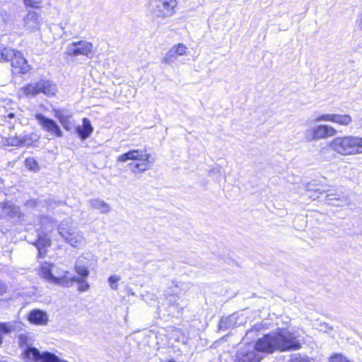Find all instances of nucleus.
I'll list each match as a JSON object with an SVG mask.
<instances>
[{"label":"nucleus","instance_id":"nucleus-1","mask_svg":"<svg viewBox=\"0 0 362 362\" xmlns=\"http://www.w3.org/2000/svg\"><path fill=\"white\" fill-rule=\"evenodd\" d=\"M299 336L287 329L279 328L264 335L256 342V349L260 352L272 354L276 350L281 351L298 350L301 347Z\"/></svg>","mask_w":362,"mask_h":362},{"label":"nucleus","instance_id":"nucleus-8","mask_svg":"<svg viewBox=\"0 0 362 362\" xmlns=\"http://www.w3.org/2000/svg\"><path fill=\"white\" fill-rule=\"evenodd\" d=\"M176 0H150L148 12L153 18L165 19L173 15Z\"/></svg>","mask_w":362,"mask_h":362},{"label":"nucleus","instance_id":"nucleus-37","mask_svg":"<svg viewBox=\"0 0 362 362\" xmlns=\"http://www.w3.org/2000/svg\"><path fill=\"white\" fill-rule=\"evenodd\" d=\"M6 291V284L0 280V296H2Z\"/></svg>","mask_w":362,"mask_h":362},{"label":"nucleus","instance_id":"nucleus-40","mask_svg":"<svg viewBox=\"0 0 362 362\" xmlns=\"http://www.w3.org/2000/svg\"><path fill=\"white\" fill-rule=\"evenodd\" d=\"M325 327V329L323 328H321V330H324L325 332H327L328 329H332V327H328V325L327 324H324L322 325V327Z\"/></svg>","mask_w":362,"mask_h":362},{"label":"nucleus","instance_id":"nucleus-43","mask_svg":"<svg viewBox=\"0 0 362 362\" xmlns=\"http://www.w3.org/2000/svg\"><path fill=\"white\" fill-rule=\"evenodd\" d=\"M169 362H175V361H169Z\"/></svg>","mask_w":362,"mask_h":362},{"label":"nucleus","instance_id":"nucleus-34","mask_svg":"<svg viewBox=\"0 0 362 362\" xmlns=\"http://www.w3.org/2000/svg\"><path fill=\"white\" fill-rule=\"evenodd\" d=\"M329 362H352L341 354H335L330 356Z\"/></svg>","mask_w":362,"mask_h":362},{"label":"nucleus","instance_id":"nucleus-18","mask_svg":"<svg viewBox=\"0 0 362 362\" xmlns=\"http://www.w3.org/2000/svg\"><path fill=\"white\" fill-rule=\"evenodd\" d=\"M91 260L86 256L81 255L76 261L74 270L78 276L88 277L89 276L88 268L90 267Z\"/></svg>","mask_w":362,"mask_h":362},{"label":"nucleus","instance_id":"nucleus-30","mask_svg":"<svg viewBox=\"0 0 362 362\" xmlns=\"http://www.w3.org/2000/svg\"><path fill=\"white\" fill-rule=\"evenodd\" d=\"M41 223L42 225V233H48L52 230L54 228V221L50 217H42Z\"/></svg>","mask_w":362,"mask_h":362},{"label":"nucleus","instance_id":"nucleus-9","mask_svg":"<svg viewBox=\"0 0 362 362\" xmlns=\"http://www.w3.org/2000/svg\"><path fill=\"white\" fill-rule=\"evenodd\" d=\"M337 134V131L332 126L319 124L308 130L305 132V138L308 141H313L334 136Z\"/></svg>","mask_w":362,"mask_h":362},{"label":"nucleus","instance_id":"nucleus-19","mask_svg":"<svg viewBox=\"0 0 362 362\" xmlns=\"http://www.w3.org/2000/svg\"><path fill=\"white\" fill-rule=\"evenodd\" d=\"M28 320L33 324L44 325L47 323L49 318L46 312L35 309L30 312Z\"/></svg>","mask_w":362,"mask_h":362},{"label":"nucleus","instance_id":"nucleus-4","mask_svg":"<svg viewBox=\"0 0 362 362\" xmlns=\"http://www.w3.org/2000/svg\"><path fill=\"white\" fill-rule=\"evenodd\" d=\"M151 154L146 151L141 149H134L124 153L117 158V161L125 163L129 160H138L137 163H130L128 167L134 173H143L150 168Z\"/></svg>","mask_w":362,"mask_h":362},{"label":"nucleus","instance_id":"nucleus-21","mask_svg":"<svg viewBox=\"0 0 362 362\" xmlns=\"http://www.w3.org/2000/svg\"><path fill=\"white\" fill-rule=\"evenodd\" d=\"M82 122V126L78 125L76 127V132L81 140H85L93 133V127L88 118H83Z\"/></svg>","mask_w":362,"mask_h":362},{"label":"nucleus","instance_id":"nucleus-2","mask_svg":"<svg viewBox=\"0 0 362 362\" xmlns=\"http://www.w3.org/2000/svg\"><path fill=\"white\" fill-rule=\"evenodd\" d=\"M362 137L354 136H339L328 143L329 148L342 156L361 154Z\"/></svg>","mask_w":362,"mask_h":362},{"label":"nucleus","instance_id":"nucleus-42","mask_svg":"<svg viewBox=\"0 0 362 362\" xmlns=\"http://www.w3.org/2000/svg\"><path fill=\"white\" fill-rule=\"evenodd\" d=\"M8 117H13V114H9V115H8Z\"/></svg>","mask_w":362,"mask_h":362},{"label":"nucleus","instance_id":"nucleus-23","mask_svg":"<svg viewBox=\"0 0 362 362\" xmlns=\"http://www.w3.org/2000/svg\"><path fill=\"white\" fill-rule=\"evenodd\" d=\"M39 90L37 82L27 84L19 90L18 95L27 98L35 97L40 93Z\"/></svg>","mask_w":362,"mask_h":362},{"label":"nucleus","instance_id":"nucleus-13","mask_svg":"<svg viewBox=\"0 0 362 362\" xmlns=\"http://www.w3.org/2000/svg\"><path fill=\"white\" fill-rule=\"evenodd\" d=\"M315 122H332L341 126H348L352 122V118L349 115L323 114L315 118Z\"/></svg>","mask_w":362,"mask_h":362},{"label":"nucleus","instance_id":"nucleus-14","mask_svg":"<svg viewBox=\"0 0 362 362\" xmlns=\"http://www.w3.org/2000/svg\"><path fill=\"white\" fill-rule=\"evenodd\" d=\"M54 117L66 130L71 131L74 127L75 122L71 112L64 109H54Z\"/></svg>","mask_w":362,"mask_h":362},{"label":"nucleus","instance_id":"nucleus-28","mask_svg":"<svg viewBox=\"0 0 362 362\" xmlns=\"http://www.w3.org/2000/svg\"><path fill=\"white\" fill-rule=\"evenodd\" d=\"M174 288H175V290L173 289V288H169L165 291V294L166 296V299L169 301V303L173 305H176L177 302L179 299V296H178L177 292L178 286L177 284H175L174 286Z\"/></svg>","mask_w":362,"mask_h":362},{"label":"nucleus","instance_id":"nucleus-24","mask_svg":"<svg viewBox=\"0 0 362 362\" xmlns=\"http://www.w3.org/2000/svg\"><path fill=\"white\" fill-rule=\"evenodd\" d=\"M51 240L47 236V234H43V235H42L40 233L38 234V239L34 244L36 245L38 250L39 257H42L44 255L45 252L44 248L49 246Z\"/></svg>","mask_w":362,"mask_h":362},{"label":"nucleus","instance_id":"nucleus-3","mask_svg":"<svg viewBox=\"0 0 362 362\" xmlns=\"http://www.w3.org/2000/svg\"><path fill=\"white\" fill-rule=\"evenodd\" d=\"M18 344L21 348L26 347L23 351V358L25 362H68L65 360L60 359L55 354L45 351H40L35 348L29 346L28 337L25 334H20L18 337Z\"/></svg>","mask_w":362,"mask_h":362},{"label":"nucleus","instance_id":"nucleus-31","mask_svg":"<svg viewBox=\"0 0 362 362\" xmlns=\"http://www.w3.org/2000/svg\"><path fill=\"white\" fill-rule=\"evenodd\" d=\"M14 328L11 322H0V345L3 341V334L10 333Z\"/></svg>","mask_w":362,"mask_h":362},{"label":"nucleus","instance_id":"nucleus-25","mask_svg":"<svg viewBox=\"0 0 362 362\" xmlns=\"http://www.w3.org/2000/svg\"><path fill=\"white\" fill-rule=\"evenodd\" d=\"M18 51L11 47H5L2 45L0 46V55L1 59L4 62H12V59L16 57Z\"/></svg>","mask_w":362,"mask_h":362},{"label":"nucleus","instance_id":"nucleus-35","mask_svg":"<svg viewBox=\"0 0 362 362\" xmlns=\"http://www.w3.org/2000/svg\"><path fill=\"white\" fill-rule=\"evenodd\" d=\"M25 6L37 8L40 2L37 0H23Z\"/></svg>","mask_w":362,"mask_h":362},{"label":"nucleus","instance_id":"nucleus-15","mask_svg":"<svg viewBox=\"0 0 362 362\" xmlns=\"http://www.w3.org/2000/svg\"><path fill=\"white\" fill-rule=\"evenodd\" d=\"M187 54V47L182 43H179L174 45L166 54L165 57L163 59V62L170 64L177 56H183Z\"/></svg>","mask_w":362,"mask_h":362},{"label":"nucleus","instance_id":"nucleus-22","mask_svg":"<svg viewBox=\"0 0 362 362\" xmlns=\"http://www.w3.org/2000/svg\"><path fill=\"white\" fill-rule=\"evenodd\" d=\"M39 92L42 93L47 96L55 95L57 88V86L49 80L41 79L37 81Z\"/></svg>","mask_w":362,"mask_h":362},{"label":"nucleus","instance_id":"nucleus-39","mask_svg":"<svg viewBox=\"0 0 362 362\" xmlns=\"http://www.w3.org/2000/svg\"><path fill=\"white\" fill-rule=\"evenodd\" d=\"M27 204L30 206H35L37 203L35 200H30L27 202Z\"/></svg>","mask_w":362,"mask_h":362},{"label":"nucleus","instance_id":"nucleus-11","mask_svg":"<svg viewBox=\"0 0 362 362\" xmlns=\"http://www.w3.org/2000/svg\"><path fill=\"white\" fill-rule=\"evenodd\" d=\"M259 351L256 349V344H247L244 346H241L236 354L237 362H259L261 357L257 354Z\"/></svg>","mask_w":362,"mask_h":362},{"label":"nucleus","instance_id":"nucleus-27","mask_svg":"<svg viewBox=\"0 0 362 362\" xmlns=\"http://www.w3.org/2000/svg\"><path fill=\"white\" fill-rule=\"evenodd\" d=\"M87 277H81V276H72L71 281V286L74 282H76L78 284V290L80 292H86L87 291L89 288L90 285L88 284V281H86Z\"/></svg>","mask_w":362,"mask_h":362},{"label":"nucleus","instance_id":"nucleus-29","mask_svg":"<svg viewBox=\"0 0 362 362\" xmlns=\"http://www.w3.org/2000/svg\"><path fill=\"white\" fill-rule=\"evenodd\" d=\"M0 207L2 209V216H13L18 213V208L13 206L8 203L0 204Z\"/></svg>","mask_w":362,"mask_h":362},{"label":"nucleus","instance_id":"nucleus-33","mask_svg":"<svg viewBox=\"0 0 362 362\" xmlns=\"http://www.w3.org/2000/svg\"><path fill=\"white\" fill-rule=\"evenodd\" d=\"M120 276H117V275H111L109 278H108V282L110 284V288L114 290V291H117L118 289V286L117 284V283L120 280Z\"/></svg>","mask_w":362,"mask_h":362},{"label":"nucleus","instance_id":"nucleus-20","mask_svg":"<svg viewBox=\"0 0 362 362\" xmlns=\"http://www.w3.org/2000/svg\"><path fill=\"white\" fill-rule=\"evenodd\" d=\"M240 316L238 314H233L226 317H223L219 322V328L222 329H230L234 328L237 326H240L244 323V321L239 320Z\"/></svg>","mask_w":362,"mask_h":362},{"label":"nucleus","instance_id":"nucleus-38","mask_svg":"<svg viewBox=\"0 0 362 362\" xmlns=\"http://www.w3.org/2000/svg\"><path fill=\"white\" fill-rule=\"evenodd\" d=\"M356 24H357V26L358 28L362 30V13L360 14V16H358V18L357 20V22H356Z\"/></svg>","mask_w":362,"mask_h":362},{"label":"nucleus","instance_id":"nucleus-5","mask_svg":"<svg viewBox=\"0 0 362 362\" xmlns=\"http://www.w3.org/2000/svg\"><path fill=\"white\" fill-rule=\"evenodd\" d=\"M41 276L49 283H53L62 287L68 288L71 286V276L69 272L59 267L45 262L41 266Z\"/></svg>","mask_w":362,"mask_h":362},{"label":"nucleus","instance_id":"nucleus-17","mask_svg":"<svg viewBox=\"0 0 362 362\" xmlns=\"http://www.w3.org/2000/svg\"><path fill=\"white\" fill-rule=\"evenodd\" d=\"M12 67L16 72L22 74H27L30 70V66L21 52H18L11 62Z\"/></svg>","mask_w":362,"mask_h":362},{"label":"nucleus","instance_id":"nucleus-26","mask_svg":"<svg viewBox=\"0 0 362 362\" xmlns=\"http://www.w3.org/2000/svg\"><path fill=\"white\" fill-rule=\"evenodd\" d=\"M92 208L98 209L103 214H107L110 211V207L105 202L99 199H94L89 201Z\"/></svg>","mask_w":362,"mask_h":362},{"label":"nucleus","instance_id":"nucleus-32","mask_svg":"<svg viewBox=\"0 0 362 362\" xmlns=\"http://www.w3.org/2000/svg\"><path fill=\"white\" fill-rule=\"evenodd\" d=\"M25 166L30 170L37 171L39 170L38 164L36 160L33 158H28L25 161Z\"/></svg>","mask_w":362,"mask_h":362},{"label":"nucleus","instance_id":"nucleus-12","mask_svg":"<svg viewBox=\"0 0 362 362\" xmlns=\"http://www.w3.org/2000/svg\"><path fill=\"white\" fill-rule=\"evenodd\" d=\"M35 118L37 119L39 125L44 131L47 132L50 134L57 137L63 136L62 131L54 120L47 118L42 114L40 113L35 114Z\"/></svg>","mask_w":362,"mask_h":362},{"label":"nucleus","instance_id":"nucleus-6","mask_svg":"<svg viewBox=\"0 0 362 362\" xmlns=\"http://www.w3.org/2000/svg\"><path fill=\"white\" fill-rule=\"evenodd\" d=\"M58 233L64 240L71 247L78 248L85 245L83 233L78 231L71 219L62 221L58 226Z\"/></svg>","mask_w":362,"mask_h":362},{"label":"nucleus","instance_id":"nucleus-16","mask_svg":"<svg viewBox=\"0 0 362 362\" xmlns=\"http://www.w3.org/2000/svg\"><path fill=\"white\" fill-rule=\"evenodd\" d=\"M23 25L26 30L34 32L40 29V15L35 11H30L23 18Z\"/></svg>","mask_w":362,"mask_h":362},{"label":"nucleus","instance_id":"nucleus-7","mask_svg":"<svg viewBox=\"0 0 362 362\" xmlns=\"http://www.w3.org/2000/svg\"><path fill=\"white\" fill-rule=\"evenodd\" d=\"M308 192H315L320 194L326 192L325 202L327 204L335 206H343L350 204L349 197L343 192H334L333 190L327 189L325 186L318 187L315 182H310L307 185Z\"/></svg>","mask_w":362,"mask_h":362},{"label":"nucleus","instance_id":"nucleus-36","mask_svg":"<svg viewBox=\"0 0 362 362\" xmlns=\"http://www.w3.org/2000/svg\"><path fill=\"white\" fill-rule=\"evenodd\" d=\"M288 362H310L306 358H303L297 354L292 355Z\"/></svg>","mask_w":362,"mask_h":362},{"label":"nucleus","instance_id":"nucleus-41","mask_svg":"<svg viewBox=\"0 0 362 362\" xmlns=\"http://www.w3.org/2000/svg\"><path fill=\"white\" fill-rule=\"evenodd\" d=\"M3 185V180L0 177V187Z\"/></svg>","mask_w":362,"mask_h":362},{"label":"nucleus","instance_id":"nucleus-10","mask_svg":"<svg viewBox=\"0 0 362 362\" xmlns=\"http://www.w3.org/2000/svg\"><path fill=\"white\" fill-rule=\"evenodd\" d=\"M66 52L70 57L83 55L91 58L94 53L93 45L86 40L74 42L67 46Z\"/></svg>","mask_w":362,"mask_h":362}]
</instances>
